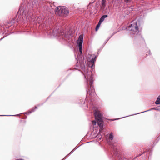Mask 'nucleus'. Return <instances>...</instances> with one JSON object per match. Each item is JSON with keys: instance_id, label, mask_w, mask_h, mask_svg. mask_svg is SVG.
<instances>
[{"instance_id": "9d476101", "label": "nucleus", "mask_w": 160, "mask_h": 160, "mask_svg": "<svg viewBox=\"0 0 160 160\" xmlns=\"http://www.w3.org/2000/svg\"><path fill=\"white\" fill-rule=\"evenodd\" d=\"M61 32L64 33V35L63 36V38L62 37H61V38H64L65 39V38H69V35L68 34H66V33H67V32H66V33H65L64 32H62L60 31V33H61Z\"/></svg>"}, {"instance_id": "0eeeda50", "label": "nucleus", "mask_w": 160, "mask_h": 160, "mask_svg": "<svg viewBox=\"0 0 160 160\" xmlns=\"http://www.w3.org/2000/svg\"><path fill=\"white\" fill-rule=\"evenodd\" d=\"M83 36L81 35L79 36V38L77 41V43L80 52L81 54L82 52V44L83 42Z\"/></svg>"}, {"instance_id": "6ab92c4d", "label": "nucleus", "mask_w": 160, "mask_h": 160, "mask_svg": "<svg viewBox=\"0 0 160 160\" xmlns=\"http://www.w3.org/2000/svg\"><path fill=\"white\" fill-rule=\"evenodd\" d=\"M37 108V107H35V108Z\"/></svg>"}, {"instance_id": "f3484780", "label": "nucleus", "mask_w": 160, "mask_h": 160, "mask_svg": "<svg viewBox=\"0 0 160 160\" xmlns=\"http://www.w3.org/2000/svg\"><path fill=\"white\" fill-rule=\"evenodd\" d=\"M119 160H124V159H122V158H121V159H120Z\"/></svg>"}, {"instance_id": "2eb2a0df", "label": "nucleus", "mask_w": 160, "mask_h": 160, "mask_svg": "<svg viewBox=\"0 0 160 160\" xmlns=\"http://www.w3.org/2000/svg\"><path fill=\"white\" fill-rule=\"evenodd\" d=\"M92 123L94 125H95L96 124V122L95 121H92Z\"/></svg>"}, {"instance_id": "20e7f679", "label": "nucleus", "mask_w": 160, "mask_h": 160, "mask_svg": "<svg viewBox=\"0 0 160 160\" xmlns=\"http://www.w3.org/2000/svg\"><path fill=\"white\" fill-rule=\"evenodd\" d=\"M94 115L95 119L97 121L98 124L100 127L101 130L103 129V121L102 119V116L98 109L95 110L94 111Z\"/></svg>"}, {"instance_id": "9b49d317", "label": "nucleus", "mask_w": 160, "mask_h": 160, "mask_svg": "<svg viewBox=\"0 0 160 160\" xmlns=\"http://www.w3.org/2000/svg\"><path fill=\"white\" fill-rule=\"evenodd\" d=\"M155 103L156 104H160V95L158 98Z\"/></svg>"}, {"instance_id": "a211bd4d", "label": "nucleus", "mask_w": 160, "mask_h": 160, "mask_svg": "<svg viewBox=\"0 0 160 160\" xmlns=\"http://www.w3.org/2000/svg\"><path fill=\"white\" fill-rule=\"evenodd\" d=\"M149 110H147V111H146V112H147V111H149Z\"/></svg>"}, {"instance_id": "1a4fd4ad", "label": "nucleus", "mask_w": 160, "mask_h": 160, "mask_svg": "<svg viewBox=\"0 0 160 160\" xmlns=\"http://www.w3.org/2000/svg\"><path fill=\"white\" fill-rule=\"evenodd\" d=\"M108 17V15H105L102 16L99 22L100 23H101L104 20V19L105 18H106Z\"/></svg>"}, {"instance_id": "dca6fc26", "label": "nucleus", "mask_w": 160, "mask_h": 160, "mask_svg": "<svg viewBox=\"0 0 160 160\" xmlns=\"http://www.w3.org/2000/svg\"><path fill=\"white\" fill-rule=\"evenodd\" d=\"M34 111L33 109H32L31 111H30L28 113H31L32 112H33Z\"/></svg>"}, {"instance_id": "423d86ee", "label": "nucleus", "mask_w": 160, "mask_h": 160, "mask_svg": "<svg viewBox=\"0 0 160 160\" xmlns=\"http://www.w3.org/2000/svg\"><path fill=\"white\" fill-rule=\"evenodd\" d=\"M87 60L90 63L88 64V66L89 67L92 68L94 62L95 61V59L96 56L94 54H88L86 56Z\"/></svg>"}, {"instance_id": "39448f33", "label": "nucleus", "mask_w": 160, "mask_h": 160, "mask_svg": "<svg viewBox=\"0 0 160 160\" xmlns=\"http://www.w3.org/2000/svg\"><path fill=\"white\" fill-rule=\"evenodd\" d=\"M128 29L130 31H132V34H135L137 32H138V28L136 20L132 21L131 24L128 27Z\"/></svg>"}, {"instance_id": "ddd939ff", "label": "nucleus", "mask_w": 160, "mask_h": 160, "mask_svg": "<svg viewBox=\"0 0 160 160\" xmlns=\"http://www.w3.org/2000/svg\"><path fill=\"white\" fill-rule=\"evenodd\" d=\"M101 23H100V22H99L98 24L97 25L96 28V31H97L99 29L100 26V24H101Z\"/></svg>"}, {"instance_id": "f257e3e1", "label": "nucleus", "mask_w": 160, "mask_h": 160, "mask_svg": "<svg viewBox=\"0 0 160 160\" xmlns=\"http://www.w3.org/2000/svg\"><path fill=\"white\" fill-rule=\"evenodd\" d=\"M80 66L81 68L84 71V73L83 74L85 78L86 79L88 83L89 82V84L90 86V90L88 91V94H93L94 93V90L93 88V87L92 86L93 83V77L92 75V72H88V70H85L84 67V64L80 63Z\"/></svg>"}, {"instance_id": "7ed1b4c3", "label": "nucleus", "mask_w": 160, "mask_h": 160, "mask_svg": "<svg viewBox=\"0 0 160 160\" xmlns=\"http://www.w3.org/2000/svg\"><path fill=\"white\" fill-rule=\"evenodd\" d=\"M19 11L22 12L23 16L24 18H26L27 21H30L33 19L32 18V14L31 13V11L27 10H24V6L22 4L21 5L19 9Z\"/></svg>"}, {"instance_id": "4468645a", "label": "nucleus", "mask_w": 160, "mask_h": 160, "mask_svg": "<svg viewBox=\"0 0 160 160\" xmlns=\"http://www.w3.org/2000/svg\"><path fill=\"white\" fill-rule=\"evenodd\" d=\"M109 139L111 140H112L113 139V136L112 135V134L111 133L110 134L109 136Z\"/></svg>"}, {"instance_id": "6e6552de", "label": "nucleus", "mask_w": 160, "mask_h": 160, "mask_svg": "<svg viewBox=\"0 0 160 160\" xmlns=\"http://www.w3.org/2000/svg\"><path fill=\"white\" fill-rule=\"evenodd\" d=\"M64 35V33H60V31H59V30L58 31L53 30L52 35H53L54 36H58L59 37H62L63 38Z\"/></svg>"}, {"instance_id": "f8f14e48", "label": "nucleus", "mask_w": 160, "mask_h": 160, "mask_svg": "<svg viewBox=\"0 0 160 160\" xmlns=\"http://www.w3.org/2000/svg\"><path fill=\"white\" fill-rule=\"evenodd\" d=\"M102 7L104 8L105 6L106 0H102Z\"/></svg>"}, {"instance_id": "f03ea898", "label": "nucleus", "mask_w": 160, "mask_h": 160, "mask_svg": "<svg viewBox=\"0 0 160 160\" xmlns=\"http://www.w3.org/2000/svg\"><path fill=\"white\" fill-rule=\"evenodd\" d=\"M55 13L60 16L65 17L69 13V10L65 7L59 6L57 7L55 10Z\"/></svg>"}]
</instances>
